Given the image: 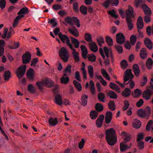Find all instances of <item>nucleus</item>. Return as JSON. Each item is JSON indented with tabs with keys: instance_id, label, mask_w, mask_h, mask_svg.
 <instances>
[{
	"instance_id": "nucleus-1",
	"label": "nucleus",
	"mask_w": 153,
	"mask_h": 153,
	"mask_svg": "<svg viewBox=\"0 0 153 153\" xmlns=\"http://www.w3.org/2000/svg\"><path fill=\"white\" fill-rule=\"evenodd\" d=\"M99 51L104 60V62L105 65H108L110 63L109 58L110 57L113 60V56L111 49H108L106 47H104L103 49L100 48Z\"/></svg>"
},
{
	"instance_id": "nucleus-2",
	"label": "nucleus",
	"mask_w": 153,
	"mask_h": 153,
	"mask_svg": "<svg viewBox=\"0 0 153 153\" xmlns=\"http://www.w3.org/2000/svg\"><path fill=\"white\" fill-rule=\"evenodd\" d=\"M106 139L108 143L111 146L114 145L116 142L117 137L114 130L113 128L106 130Z\"/></svg>"
},
{
	"instance_id": "nucleus-3",
	"label": "nucleus",
	"mask_w": 153,
	"mask_h": 153,
	"mask_svg": "<svg viewBox=\"0 0 153 153\" xmlns=\"http://www.w3.org/2000/svg\"><path fill=\"white\" fill-rule=\"evenodd\" d=\"M133 78V76L132 73L131 69H127L125 73V76L124 78V84H129V87L131 88H132L135 86L134 82L133 81H130L128 83L126 82L128 80H131Z\"/></svg>"
},
{
	"instance_id": "nucleus-4",
	"label": "nucleus",
	"mask_w": 153,
	"mask_h": 153,
	"mask_svg": "<svg viewBox=\"0 0 153 153\" xmlns=\"http://www.w3.org/2000/svg\"><path fill=\"white\" fill-rule=\"evenodd\" d=\"M59 54L64 62H66L68 61L69 57L68 51L67 49L65 47L62 48L59 50Z\"/></svg>"
},
{
	"instance_id": "nucleus-5",
	"label": "nucleus",
	"mask_w": 153,
	"mask_h": 153,
	"mask_svg": "<svg viewBox=\"0 0 153 153\" xmlns=\"http://www.w3.org/2000/svg\"><path fill=\"white\" fill-rule=\"evenodd\" d=\"M65 21L71 26L73 25L74 23L76 24V25L78 27H79L80 26L79 21L76 17H73L72 18L67 17L65 19Z\"/></svg>"
},
{
	"instance_id": "nucleus-6",
	"label": "nucleus",
	"mask_w": 153,
	"mask_h": 153,
	"mask_svg": "<svg viewBox=\"0 0 153 153\" xmlns=\"http://www.w3.org/2000/svg\"><path fill=\"white\" fill-rule=\"evenodd\" d=\"M26 65H23L19 67L16 71L17 75L19 79L21 78L24 75L26 70Z\"/></svg>"
},
{
	"instance_id": "nucleus-7",
	"label": "nucleus",
	"mask_w": 153,
	"mask_h": 153,
	"mask_svg": "<svg viewBox=\"0 0 153 153\" xmlns=\"http://www.w3.org/2000/svg\"><path fill=\"white\" fill-rule=\"evenodd\" d=\"M151 112V109L149 107L146 108V109L145 111L140 109L137 111V114L140 117H142L150 115Z\"/></svg>"
},
{
	"instance_id": "nucleus-8",
	"label": "nucleus",
	"mask_w": 153,
	"mask_h": 153,
	"mask_svg": "<svg viewBox=\"0 0 153 153\" xmlns=\"http://www.w3.org/2000/svg\"><path fill=\"white\" fill-rule=\"evenodd\" d=\"M59 38L63 43H66L67 45L69 46L71 45L68 37L66 35L59 33L58 34Z\"/></svg>"
},
{
	"instance_id": "nucleus-9",
	"label": "nucleus",
	"mask_w": 153,
	"mask_h": 153,
	"mask_svg": "<svg viewBox=\"0 0 153 153\" xmlns=\"http://www.w3.org/2000/svg\"><path fill=\"white\" fill-rule=\"evenodd\" d=\"M117 42L120 44L123 43L125 41V37L123 34L119 33L116 35Z\"/></svg>"
},
{
	"instance_id": "nucleus-10",
	"label": "nucleus",
	"mask_w": 153,
	"mask_h": 153,
	"mask_svg": "<svg viewBox=\"0 0 153 153\" xmlns=\"http://www.w3.org/2000/svg\"><path fill=\"white\" fill-rule=\"evenodd\" d=\"M31 60V54L28 52L24 54L22 56L23 62L24 64L28 63Z\"/></svg>"
},
{
	"instance_id": "nucleus-11",
	"label": "nucleus",
	"mask_w": 153,
	"mask_h": 153,
	"mask_svg": "<svg viewBox=\"0 0 153 153\" xmlns=\"http://www.w3.org/2000/svg\"><path fill=\"white\" fill-rule=\"evenodd\" d=\"M27 78L31 81L34 80L35 74L34 71L31 68H30L27 71Z\"/></svg>"
},
{
	"instance_id": "nucleus-12",
	"label": "nucleus",
	"mask_w": 153,
	"mask_h": 153,
	"mask_svg": "<svg viewBox=\"0 0 153 153\" xmlns=\"http://www.w3.org/2000/svg\"><path fill=\"white\" fill-rule=\"evenodd\" d=\"M128 8L126 10L125 13L126 17L130 18L133 16V9L130 5H128Z\"/></svg>"
},
{
	"instance_id": "nucleus-13",
	"label": "nucleus",
	"mask_w": 153,
	"mask_h": 153,
	"mask_svg": "<svg viewBox=\"0 0 153 153\" xmlns=\"http://www.w3.org/2000/svg\"><path fill=\"white\" fill-rule=\"evenodd\" d=\"M104 116L102 114L101 115L96 122V125L98 127H101L102 126V122L104 119Z\"/></svg>"
},
{
	"instance_id": "nucleus-14",
	"label": "nucleus",
	"mask_w": 153,
	"mask_h": 153,
	"mask_svg": "<svg viewBox=\"0 0 153 153\" xmlns=\"http://www.w3.org/2000/svg\"><path fill=\"white\" fill-rule=\"evenodd\" d=\"M112 114L110 111H108L106 113L105 120L107 123H109L112 119Z\"/></svg>"
},
{
	"instance_id": "nucleus-15",
	"label": "nucleus",
	"mask_w": 153,
	"mask_h": 153,
	"mask_svg": "<svg viewBox=\"0 0 153 153\" xmlns=\"http://www.w3.org/2000/svg\"><path fill=\"white\" fill-rule=\"evenodd\" d=\"M143 11L146 15H150L151 14V11L150 9L146 4H143L141 6Z\"/></svg>"
},
{
	"instance_id": "nucleus-16",
	"label": "nucleus",
	"mask_w": 153,
	"mask_h": 153,
	"mask_svg": "<svg viewBox=\"0 0 153 153\" xmlns=\"http://www.w3.org/2000/svg\"><path fill=\"white\" fill-rule=\"evenodd\" d=\"M8 29L7 28H5L4 29L3 34L2 35V37L3 39H5L7 38V39H9L11 36V31L10 30V32L7 33Z\"/></svg>"
},
{
	"instance_id": "nucleus-17",
	"label": "nucleus",
	"mask_w": 153,
	"mask_h": 153,
	"mask_svg": "<svg viewBox=\"0 0 153 153\" xmlns=\"http://www.w3.org/2000/svg\"><path fill=\"white\" fill-rule=\"evenodd\" d=\"M68 30L70 33L75 37H78L79 33L75 27L69 28Z\"/></svg>"
},
{
	"instance_id": "nucleus-18",
	"label": "nucleus",
	"mask_w": 153,
	"mask_h": 153,
	"mask_svg": "<svg viewBox=\"0 0 153 153\" xmlns=\"http://www.w3.org/2000/svg\"><path fill=\"white\" fill-rule=\"evenodd\" d=\"M131 146V143H130V146H128L125 143V142H122L120 144V149L121 152L124 151L127 149L130 148Z\"/></svg>"
},
{
	"instance_id": "nucleus-19",
	"label": "nucleus",
	"mask_w": 153,
	"mask_h": 153,
	"mask_svg": "<svg viewBox=\"0 0 153 153\" xmlns=\"http://www.w3.org/2000/svg\"><path fill=\"white\" fill-rule=\"evenodd\" d=\"M80 48L82 52V55L83 57L85 59L87 58L88 51L85 46L83 45H81Z\"/></svg>"
},
{
	"instance_id": "nucleus-20",
	"label": "nucleus",
	"mask_w": 153,
	"mask_h": 153,
	"mask_svg": "<svg viewBox=\"0 0 153 153\" xmlns=\"http://www.w3.org/2000/svg\"><path fill=\"white\" fill-rule=\"evenodd\" d=\"M54 102L59 105H61L62 104V96L59 95L56 96L55 97Z\"/></svg>"
},
{
	"instance_id": "nucleus-21",
	"label": "nucleus",
	"mask_w": 153,
	"mask_h": 153,
	"mask_svg": "<svg viewBox=\"0 0 153 153\" xmlns=\"http://www.w3.org/2000/svg\"><path fill=\"white\" fill-rule=\"evenodd\" d=\"M48 123L51 126H54L58 123V121L56 118H50L48 119Z\"/></svg>"
},
{
	"instance_id": "nucleus-22",
	"label": "nucleus",
	"mask_w": 153,
	"mask_h": 153,
	"mask_svg": "<svg viewBox=\"0 0 153 153\" xmlns=\"http://www.w3.org/2000/svg\"><path fill=\"white\" fill-rule=\"evenodd\" d=\"M145 45L147 48L151 49L152 47V43L151 40L148 38H146L144 40Z\"/></svg>"
},
{
	"instance_id": "nucleus-23",
	"label": "nucleus",
	"mask_w": 153,
	"mask_h": 153,
	"mask_svg": "<svg viewBox=\"0 0 153 153\" xmlns=\"http://www.w3.org/2000/svg\"><path fill=\"white\" fill-rule=\"evenodd\" d=\"M152 94L148 90H145L143 93V97L146 100H148L151 98V96Z\"/></svg>"
},
{
	"instance_id": "nucleus-24",
	"label": "nucleus",
	"mask_w": 153,
	"mask_h": 153,
	"mask_svg": "<svg viewBox=\"0 0 153 153\" xmlns=\"http://www.w3.org/2000/svg\"><path fill=\"white\" fill-rule=\"evenodd\" d=\"M143 18L141 16H139L138 18L137 26L138 29H142L143 26V23L142 21Z\"/></svg>"
},
{
	"instance_id": "nucleus-25",
	"label": "nucleus",
	"mask_w": 153,
	"mask_h": 153,
	"mask_svg": "<svg viewBox=\"0 0 153 153\" xmlns=\"http://www.w3.org/2000/svg\"><path fill=\"white\" fill-rule=\"evenodd\" d=\"M141 123L138 120L135 119L132 123L133 126L135 128H139L140 127Z\"/></svg>"
},
{
	"instance_id": "nucleus-26",
	"label": "nucleus",
	"mask_w": 153,
	"mask_h": 153,
	"mask_svg": "<svg viewBox=\"0 0 153 153\" xmlns=\"http://www.w3.org/2000/svg\"><path fill=\"white\" fill-rule=\"evenodd\" d=\"M133 71L135 75L137 76H138L140 72V70L138 65L135 64L133 66Z\"/></svg>"
},
{
	"instance_id": "nucleus-27",
	"label": "nucleus",
	"mask_w": 153,
	"mask_h": 153,
	"mask_svg": "<svg viewBox=\"0 0 153 153\" xmlns=\"http://www.w3.org/2000/svg\"><path fill=\"white\" fill-rule=\"evenodd\" d=\"M126 18L128 29L129 30H131L133 27V22L130 18L128 17Z\"/></svg>"
},
{
	"instance_id": "nucleus-28",
	"label": "nucleus",
	"mask_w": 153,
	"mask_h": 153,
	"mask_svg": "<svg viewBox=\"0 0 153 153\" xmlns=\"http://www.w3.org/2000/svg\"><path fill=\"white\" fill-rule=\"evenodd\" d=\"M5 43V42L4 40H0V56H2L3 55L4 51V47Z\"/></svg>"
},
{
	"instance_id": "nucleus-29",
	"label": "nucleus",
	"mask_w": 153,
	"mask_h": 153,
	"mask_svg": "<svg viewBox=\"0 0 153 153\" xmlns=\"http://www.w3.org/2000/svg\"><path fill=\"white\" fill-rule=\"evenodd\" d=\"M121 135L125 137V140L126 142L129 141L131 139V135L127 132L123 131Z\"/></svg>"
},
{
	"instance_id": "nucleus-30",
	"label": "nucleus",
	"mask_w": 153,
	"mask_h": 153,
	"mask_svg": "<svg viewBox=\"0 0 153 153\" xmlns=\"http://www.w3.org/2000/svg\"><path fill=\"white\" fill-rule=\"evenodd\" d=\"M71 42L74 45L75 48H79V41L76 39L72 37H71Z\"/></svg>"
},
{
	"instance_id": "nucleus-31",
	"label": "nucleus",
	"mask_w": 153,
	"mask_h": 153,
	"mask_svg": "<svg viewBox=\"0 0 153 153\" xmlns=\"http://www.w3.org/2000/svg\"><path fill=\"white\" fill-rule=\"evenodd\" d=\"M90 49L91 50L94 52H96L98 50V48L96 44L94 42L90 44Z\"/></svg>"
},
{
	"instance_id": "nucleus-32",
	"label": "nucleus",
	"mask_w": 153,
	"mask_h": 153,
	"mask_svg": "<svg viewBox=\"0 0 153 153\" xmlns=\"http://www.w3.org/2000/svg\"><path fill=\"white\" fill-rule=\"evenodd\" d=\"M45 86L47 87H51L53 84V81L50 79L44 80Z\"/></svg>"
},
{
	"instance_id": "nucleus-33",
	"label": "nucleus",
	"mask_w": 153,
	"mask_h": 153,
	"mask_svg": "<svg viewBox=\"0 0 153 153\" xmlns=\"http://www.w3.org/2000/svg\"><path fill=\"white\" fill-rule=\"evenodd\" d=\"M142 93V91L140 90L137 89L133 93L132 95L134 97H138L141 95Z\"/></svg>"
},
{
	"instance_id": "nucleus-34",
	"label": "nucleus",
	"mask_w": 153,
	"mask_h": 153,
	"mask_svg": "<svg viewBox=\"0 0 153 153\" xmlns=\"http://www.w3.org/2000/svg\"><path fill=\"white\" fill-rule=\"evenodd\" d=\"M61 82L62 83L67 84L69 82V78L68 76H63L60 79Z\"/></svg>"
},
{
	"instance_id": "nucleus-35",
	"label": "nucleus",
	"mask_w": 153,
	"mask_h": 153,
	"mask_svg": "<svg viewBox=\"0 0 153 153\" xmlns=\"http://www.w3.org/2000/svg\"><path fill=\"white\" fill-rule=\"evenodd\" d=\"M88 97V96L85 94L83 95L82 96L81 103V105L85 106L87 105Z\"/></svg>"
},
{
	"instance_id": "nucleus-36",
	"label": "nucleus",
	"mask_w": 153,
	"mask_h": 153,
	"mask_svg": "<svg viewBox=\"0 0 153 153\" xmlns=\"http://www.w3.org/2000/svg\"><path fill=\"white\" fill-rule=\"evenodd\" d=\"M146 66L147 68L149 69H150L153 66V61L151 58H149L146 62Z\"/></svg>"
},
{
	"instance_id": "nucleus-37",
	"label": "nucleus",
	"mask_w": 153,
	"mask_h": 153,
	"mask_svg": "<svg viewBox=\"0 0 153 153\" xmlns=\"http://www.w3.org/2000/svg\"><path fill=\"white\" fill-rule=\"evenodd\" d=\"M29 12L28 8L26 7H25L21 9L18 12V15H24L28 13Z\"/></svg>"
},
{
	"instance_id": "nucleus-38",
	"label": "nucleus",
	"mask_w": 153,
	"mask_h": 153,
	"mask_svg": "<svg viewBox=\"0 0 153 153\" xmlns=\"http://www.w3.org/2000/svg\"><path fill=\"white\" fill-rule=\"evenodd\" d=\"M73 83L75 86L79 91H80L82 89V86L81 84L76 80L73 81Z\"/></svg>"
},
{
	"instance_id": "nucleus-39",
	"label": "nucleus",
	"mask_w": 153,
	"mask_h": 153,
	"mask_svg": "<svg viewBox=\"0 0 153 153\" xmlns=\"http://www.w3.org/2000/svg\"><path fill=\"white\" fill-rule=\"evenodd\" d=\"M147 54L146 49H142L140 53V55L142 59H144L147 58Z\"/></svg>"
},
{
	"instance_id": "nucleus-40",
	"label": "nucleus",
	"mask_w": 153,
	"mask_h": 153,
	"mask_svg": "<svg viewBox=\"0 0 153 153\" xmlns=\"http://www.w3.org/2000/svg\"><path fill=\"white\" fill-rule=\"evenodd\" d=\"M101 73L103 76L106 79L110 81V78L106 71L104 69H102Z\"/></svg>"
},
{
	"instance_id": "nucleus-41",
	"label": "nucleus",
	"mask_w": 153,
	"mask_h": 153,
	"mask_svg": "<svg viewBox=\"0 0 153 153\" xmlns=\"http://www.w3.org/2000/svg\"><path fill=\"white\" fill-rule=\"evenodd\" d=\"M71 66L70 65H68L64 71V76H68L69 75L71 72Z\"/></svg>"
},
{
	"instance_id": "nucleus-42",
	"label": "nucleus",
	"mask_w": 153,
	"mask_h": 153,
	"mask_svg": "<svg viewBox=\"0 0 153 153\" xmlns=\"http://www.w3.org/2000/svg\"><path fill=\"white\" fill-rule=\"evenodd\" d=\"M98 115V114L95 111L93 110L90 112V117L92 119H95L97 117Z\"/></svg>"
},
{
	"instance_id": "nucleus-43",
	"label": "nucleus",
	"mask_w": 153,
	"mask_h": 153,
	"mask_svg": "<svg viewBox=\"0 0 153 153\" xmlns=\"http://www.w3.org/2000/svg\"><path fill=\"white\" fill-rule=\"evenodd\" d=\"M131 90L128 88H126L122 93V95L124 97H127L130 96Z\"/></svg>"
},
{
	"instance_id": "nucleus-44",
	"label": "nucleus",
	"mask_w": 153,
	"mask_h": 153,
	"mask_svg": "<svg viewBox=\"0 0 153 153\" xmlns=\"http://www.w3.org/2000/svg\"><path fill=\"white\" fill-rule=\"evenodd\" d=\"M108 94L110 97L111 98L116 99L117 98V95L113 91H109Z\"/></svg>"
},
{
	"instance_id": "nucleus-45",
	"label": "nucleus",
	"mask_w": 153,
	"mask_h": 153,
	"mask_svg": "<svg viewBox=\"0 0 153 153\" xmlns=\"http://www.w3.org/2000/svg\"><path fill=\"white\" fill-rule=\"evenodd\" d=\"M90 89L93 94H94L95 93V88L94 84L93 81L91 80L90 81Z\"/></svg>"
},
{
	"instance_id": "nucleus-46",
	"label": "nucleus",
	"mask_w": 153,
	"mask_h": 153,
	"mask_svg": "<svg viewBox=\"0 0 153 153\" xmlns=\"http://www.w3.org/2000/svg\"><path fill=\"white\" fill-rule=\"evenodd\" d=\"M93 68L91 65H89L88 67V71L91 78L93 77Z\"/></svg>"
},
{
	"instance_id": "nucleus-47",
	"label": "nucleus",
	"mask_w": 153,
	"mask_h": 153,
	"mask_svg": "<svg viewBox=\"0 0 153 153\" xmlns=\"http://www.w3.org/2000/svg\"><path fill=\"white\" fill-rule=\"evenodd\" d=\"M153 122L151 120L149 121L146 126V130L147 131H149L150 130L151 128H152V131L153 130Z\"/></svg>"
},
{
	"instance_id": "nucleus-48",
	"label": "nucleus",
	"mask_w": 153,
	"mask_h": 153,
	"mask_svg": "<svg viewBox=\"0 0 153 153\" xmlns=\"http://www.w3.org/2000/svg\"><path fill=\"white\" fill-rule=\"evenodd\" d=\"M121 67L123 69H126L127 67L128 64L126 61L125 60H123L120 62Z\"/></svg>"
},
{
	"instance_id": "nucleus-49",
	"label": "nucleus",
	"mask_w": 153,
	"mask_h": 153,
	"mask_svg": "<svg viewBox=\"0 0 153 153\" xmlns=\"http://www.w3.org/2000/svg\"><path fill=\"white\" fill-rule=\"evenodd\" d=\"M97 42L99 45L101 46L104 43V40L102 37L100 36L98 37L97 39Z\"/></svg>"
},
{
	"instance_id": "nucleus-50",
	"label": "nucleus",
	"mask_w": 153,
	"mask_h": 153,
	"mask_svg": "<svg viewBox=\"0 0 153 153\" xmlns=\"http://www.w3.org/2000/svg\"><path fill=\"white\" fill-rule=\"evenodd\" d=\"M108 13L110 14L112 17L115 19L117 18L118 17V15L114 10H109L108 11Z\"/></svg>"
},
{
	"instance_id": "nucleus-51",
	"label": "nucleus",
	"mask_w": 153,
	"mask_h": 153,
	"mask_svg": "<svg viewBox=\"0 0 153 153\" xmlns=\"http://www.w3.org/2000/svg\"><path fill=\"white\" fill-rule=\"evenodd\" d=\"M36 84L40 90H42V87L45 86L44 80L42 82L39 81L36 82Z\"/></svg>"
},
{
	"instance_id": "nucleus-52",
	"label": "nucleus",
	"mask_w": 153,
	"mask_h": 153,
	"mask_svg": "<svg viewBox=\"0 0 153 153\" xmlns=\"http://www.w3.org/2000/svg\"><path fill=\"white\" fill-rule=\"evenodd\" d=\"M109 108L112 110L114 111L115 109V104L113 101H110L108 104Z\"/></svg>"
},
{
	"instance_id": "nucleus-53",
	"label": "nucleus",
	"mask_w": 153,
	"mask_h": 153,
	"mask_svg": "<svg viewBox=\"0 0 153 153\" xmlns=\"http://www.w3.org/2000/svg\"><path fill=\"white\" fill-rule=\"evenodd\" d=\"M85 39L88 42H91L92 41V38L91 35L88 33H86L85 34Z\"/></svg>"
},
{
	"instance_id": "nucleus-54",
	"label": "nucleus",
	"mask_w": 153,
	"mask_h": 153,
	"mask_svg": "<svg viewBox=\"0 0 153 153\" xmlns=\"http://www.w3.org/2000/svg\"><path fill=\"white\" fill-rule=\"evenodd\" d=\"M130 39L131 44L133 45L136 41L137 36L134 35H132L130 37Z\"/></svg>"
},
{
	"instance_id": "nucleus-55",
	"label": "nucleus",
	"mask_w": 153,
	"mask_h": 153,
	"mask_svg": "<svg viewBox=\"0 0 153 153\" xmlns=\"http://www.w3.org/2000/svg\"><path fill=\"white\" fill-rule=\"evenodd\" d=\"M48 23H50L52 24L53 27H55L57 25V23L56 21V19H49Z\"/></svg>"
},
{
	"instance_id": "nucleus-56",
	"label": "nucleus",
	"mask_w": 153,
	"mask_h": 153,
	"mask_svg": "<svg viewBox=\"0 0 153 153\" xmlns=\"http://www.w3.org/2000/svg\"><path fill=\"white\" fill-rule=\"evenodd\" d=\"M10 76V73L9 71H7L4 72V77L5 80H7L9 79Z\"/></svg>"
},
{
	"instance_id": "nucleus-57",
	"label": "nucleus",
	"mask_w": 153,
	"mask_h": 153,
	"mask_svg": "<svg viewBox=\"0 0 153 153\" xmlns=\"http://www.w3.org/2000/svg\"><path fill=\"white\" fill-rule=\"evenodd\" d=\"M106 41L108 44L110 46L113 45V42L112 38L110 36L106 37Z\"/></svg>"
},
{
	"instance_id": "nucleus-58",
	"label": "nucleus",
	"mask_w": 153,
	"mask_h": 153,
	"mask_svg": "<svg viewBox=\"0 0 153 153\" xmlns=\"http://www.w3.org/2000/svg\"><path fill=\"white\" fill-rule=\"evenodd\" d=\"M28 91L31 93H33L35 92V90L33 85L32 84H29L28 85Z\"/></svg>"
},
{
	"instance_id": "nucleus-59",
	"label": "nucleus",
	"mask_w": 153,
	"mask_h": 153,
	"mask_svg": "<svg viewBox=\"0 0 153 153\" xmlns=\"http://www.w3.org/2000/svg\"><path fill=\"white\" fill-rule=\"evenodd\" d=\"M81 12L84 15H86L87 14V8L83 6H81L80 9Z\"/></svg>"
},
{
	"instance_id": "nucleus-60",
	"label": "nucleus",
	"mask_w": 153,
	"mask_h": 153,
	"mask_svg": "<svg viewBox=\"0 0 153 153\" xmlns=\"http://www.w3.org/2000/svg\"><path fill=\"white\" fill-rule=\"evenodd\" d=\"M105 96L104 94L102 93H100L98 94V99L103 102H104V98Z\"/></svg>"
},
{
	"instance_id": "nucleus-61",
	"label": "nucleus",
	"mask_w": 153,
	"mask_h": 153,
	"mask_svg": "<svg viewBox=\"0 0 153 153\" xmlns=\"http://www.w3.org/2000/svg\"><path fill=\"white\" fill-rule=\"evenodd\" d=\"M96 109L98 111H101L103 109V107L101 104L97 103L96 105Z\"/></svg>"
},
{
	"instance_id": "nucleus-62",
	"label": "nucleus",
	"mask_w": 153,
	"mask_h": 153,
	"mask_svg": "<svg viewBox=\"0 0 153 153\" xmlns=\"http://www.w3.org/2000/svg\"><path fill=\"white\" fill-rule=\"evenodd\" d=\"M88 57L89 60L91 62L95 61L96 60L95 56L93 54H89L88 56Z\"/></svg>"
},
{
	"instance_id": "nucleus-63",
	"label": "nucleus",
	"mask_w": 153,
	"mask_h": 153,
	"mask_svg": "<svg viewBox=\"0 0 153 153\" xmlns=\"http://www.w3.org/2000/svg\"><path fill=\"white\" fill-rule=\"evenodd\" d=\"M137 142L138 143L137 146L139 147V149H143L144 148V142L142 141H137Z\"/></svg>"
},
{
	"instance_id": "nucleus-64",
	"label": "nucleus",
	"mask_w": 153,
	"mask_h": 153,
	"mask_svg": "<svg viewBox=\"0 0 153 153\" xmlns=\"http://www.w3.org/2000/svg\"><path fill=\"white\" fill-rule=\"evenodd\" d=\"M69 47L72 50V53L73 56H74L79 53L77 52L75 49L74 48L72 44L70 45Z\"/></svg>"
}]
</instances>
